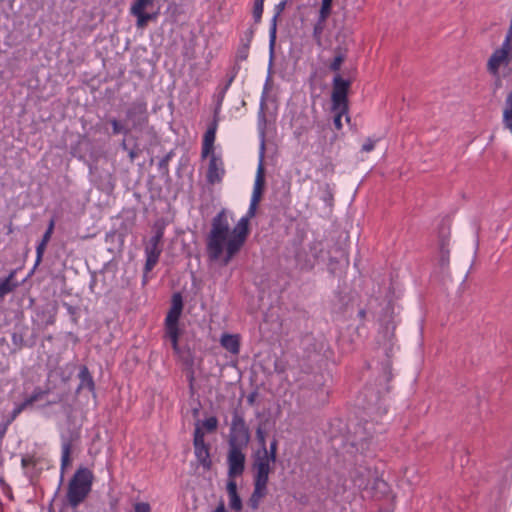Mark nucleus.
Wrapping results in <instances>:
<instances>
[{
    "mask_svg": "<svg viewBox=\"0 0 512 512\" xmlns=\"http://www.w3.org/2000/svg\"><path fill=\"white\" fill-rule=\"evenodd\" d=\"M28 332L29 328L26 325H15L13 327V331L11 332L12 353H16L24 347L32 348L36 345L37 334L33 332L27 337Z\"/></svg>",
    "mask_w": 512,
    "mask_h": 512,
    "instance_id": "ddd939ff",
    "label": "nucleus"
},
{
    "mask_svg": "<svg viewBox=\"0 0 512 512\" xmlns=\"http://www.w3.org/2000/svg\"><path fill=\"white\" fill-rule=\"evenodd\" d=\"M250 46L239 44L236 56L235 63L242 62L248 59Z\"/></svg>",
    "mask_w": 512,
    "mask_h": 512,
    "instance_id": "a18cd8bd",
    "label": "nucleus"
},
{
    "mask_svg": "<svg viewBox=\"0 0 512 512\" xmlns=\"http://www.w3.org/2000/svg\"><path fill=\"white\" fill-rule=\"evenodd\" d=\"M67 397L66 392L56 393L53 395L51 399H48L43 405H40L39 408L45 409L55 404L62 403Z\"/></svg>",
    "mask_w": 512,
    "mask_h": 512,
    "instance_id": "79ce46f5",
    "label": "nucleus"
},
{
    "mask_svg": "<svg viewBox=\"0 0 512 512\" xmlns=\"http://www.w3.org/2000/svg\"><path fill=\"white\" fill-rule=\"evenodd\" d=\"M251 433L246 424L244 414L239 409L232 412V420L228 435L227 465L228 474L233 476H242L245 471L246 455L243 452L249 445Z\"/></svg>",
    "mask_w": 512,
    "mask_h": 512,
    "instance_id": "7ed1b4c3",
    "label": "nucleus"
},
{
    "mask_svg": "<svg viewBox=\"0 0 512 512\" xmlns=\"http://www.w3.org/2000/svg\"><path fill=\"white\" fill-rule=\"evenodd\" d=\"M108 123H110L112 127L111 135H124L127 136L132 131L130 127L126 126L122 121L118 120L115 117L109 118Z\"/></svg>",
    "mask_w": 512,
    "mask_h": 512,
    "instance_id": "7c9ffc66",
    "label": "nucleus"
},
{
    "mask_svg": "<svg viewBox=\"0 0 512 512\" xmlns=\"http://www.w3.org/2000/svg\"><path fill=\"white\" fill-rule=\"evenodd\" d=\"M175 150H170L163 158L160 159L158 163V170L160 171L162 176L169 177V161L174 157Z\"/></svg>",
    "mask_w": 512,
    "mask_h": 512,
    "instance_id": "72a5a7b5",
    "label": "nucleus"
},
{
    "mask_svg": "<svg viewBox=\"0 0 512 512\" xmlns=\"http://www.w3.org/2000/svg\"><path fill=\"white\" fill-rule=\"evenodd\" d=\"M48 394V389H42L41 387L37 386L34 388L33 392L29 396L32 398V401L37 402L39 400H42Z\"/></svg>",
    "mask_w": 512,
    "mask_h": 512,
    "instance_id": "09e8293b",
    "label": "nucleus"
},
{
    "mask_svg": "<svg viewBox=\"0 0 512 512\" xmlns=\"http://www.w3.org/2000/svg\"><path fill=\"white\" fill-rule=\"evenodd\" d=\"M210 159L208 164V169L206 173V180L209 184L220 183L225 174V169L223 166L222 159L217 156L214 152L210 153Z\"/></svg>",
    "mask_w": 512,
    "mask_h": 512,
    "instance_id": "f3484780",
    "label": "nucleus"
},
{
    "mask_svg": "<svg viewBox=\"0 0 512 512\" xmlns=\"http://www.w3.org/2000/svg\"><path fill=\"white\" fill-rule=\"evenodd\" d=\"M335 57L329 65V69L336 74L340 71L341 65L346 59V49L341 46H337L334 48Z\"/></svg>",
    "mask_w": 512,
    "mask_h": 512,
    "instance_id": "c756f323",
    "label": "nucleus"
},
{
    "mask_svg": "<svg viewBox=\"0 0 512 512\" xmlns=\"http://www.w3.org/2000/svg\"><path fill=\"white\" fill-rule=\"evenodd\" d=\"M158 261H159V259H157L155 257L146 256V261H145V265H144L145 274H148L156 266Z\"/></svg>",
    "mask_w": 512,
    "mask_h": 512,
    "instance_id": "13d9d810",
    "label": "nucleus"
},
{
    "mask_svg": "<svg viewBox=\"0 0 512 512\" xmlns=\"http://www.w3.org/2000/svg\"><path fill=\"white\" fill-rule=\"evenodd\" d=\"M500 66H496V70H487L493 76L492 90L493 93H496L500 88H502V76L499 72Z\"/></svg>",
    "mask_w": 512,
    "mask_h": 512,
    "instance_id": "ea45409f",
    "label": "nucleus"
},
{
    "mask_svg": "<svg viewBox=\"0 0 512 512\" xmlns=\"http://www.w3.org/2000/svg\"><path fill=\"white\" fill-rule=\"evenodd\" d=\"M250 234V218L243 216L232 228L228 239L227 253L222 258V265L227 266L240 252Z\"/></svg>",
    "mask_w": 512,
    "mask_h": 512,
    "instance_id": "6e6552de",
    "label": "nucleus"
},
{
    "mask_svg": "<svg viewBox=\"0 0 512 512\" xmlns=\"http://www.w3.org/2000/svg\"><path fill=\"white\" fill-rule=\"evenodd\" d=\"M300 346L302 350L301 360L303 361L301 369L305 373H310L313 366L319 363L323 356H325L328 342L322 334L314 335L308 333L301 338Z\"/></svg>",
    "mask_w": 512,
    "mask_h": 512,
    "instance_id": "423d86ee",
    "label": "nucleus"
},
{
    "mask_svg": "<svg viewBox=\"0 0 512 512\" xmlns=\"http://www.w3.org/2000/svg\"><path fill=\"white\" fill-rule=\"evenodd\" d=\"M326 21L327 20L317 17V20L313 25L312 38L318 47H322L323 45L322 35L326 26Z\"/></svg>",
    "mask_w": 512,
    "mask_h": 512,
    "instance_id": "2f4dec72",
    "label": "nucleus"
},
{
    "mask_svg": "<svg viewBox=\"0 0 512 512\" xmlns=\"http://www.w3.org/2000/svg\"><path fill=\"white\" fill-rule=\"evenodd\" d=\"M184 307L183 296L180 292H175L171 297V306L164 321V337L171 342L175 355L179 358L185 369L188 371L187 379L190 388L194 383V354L188 346H180L179 338L182 330L179 327L180 317Z\"/></svg>",
    "mask_w": 512,
    "mask_h": 512,
    "instance_id": "f03ea898",
    "label": "nucleus"
},
{
    "mask_svg": "<svg viewBox=\"0 0 512 512\" xmlns=\"http://www.w3.org/2000/svg\"><path fill=\"white\" fill-rule=\"evenodd\" d=\"M395 328L396 324L392 320H387L384 325H381L377 337L378 352L385 356V360L381 362V373L377 378L376 387L366 386L362 392L363 409L376 416H383L387 413L383 395L390 392L388 384L393 378L391 357L394 350Z\"/></svg>",
    "mask_w": 512,
    "mask_h": 512,
    "instance_id": "f257e3e1",
    "label": "nucleus"
},
{
    "mask_svg": "<svg viewBox=\"0 0 512 512\" xmlns=\"http://www.w3.org/2000/svg\"><path fill=\"white\" fill-rule=\"evenodd\" d=\"M134 512H151V506L147 502H137L134 505Z\"/></svg>",
    "mask_w": 512,
    "mask_h": 512,
    "instance_id": "bf43d9fd",
    "label": "nucleus"
},
{
    "mask_svg": "<svg viewBox=\"0 0 512 512\" xmlns=\"http://www.w3.org/2000/svg\"><path fill=\"white\" fill-rule=\"evenodd\" d=\"M351 84V80L344 79L339 73L334 75L331 93L332 109L342 107V112L349 110L348 93Z\"/></svg>",
    "mask_w": 512,
    "mask_h": 512,
    "instance_id": "9d476101",
    "label": "nucleus"
},
{
    "mask_svg": "<svg viewBox=\"0 0 512 512\" xmlns=\"http://www.w3.org/2000/svg\"><path fill=\"white\" fill-rule=\"evenodd\" d=\"M288 3V0H282L274 7V15L270 21V27H269V55H270V64L272 63V60L274 58V51H275V45H276V39H277V21L279 16L284 11L286 5Z\"/></svg>",
    "mask_w": 512,
    "mask_h": 512,
    "instance_id": "a211bd4d",
    "label": "nucleus"
},
{
    "mask_svg": "<svg viewBox=\"0 0 512 512\" xmlns=\"http://www.w3.org/2000/svg\"><path fill=\"white\" fill-rule=\"evenodd\" d=\"M252 469L254 472L253 484L267 487L269 482V475L273 470L271 467V462L253 454Z\"/></svg>",
    "mask_w": 512,
    "mask_h": 512,
    "instance_id": "2eb2a0df",
    "label": "nucleus"
},
{
    "mask_svg": "<svg viewBox=\"0 0 512 512\" xmlns=\"http://www.w3.org/2000/svg\"><path fill=\"white\" fill-rule=\"evenodd\" d=\"M254 34H255V28L253 26H251L246 31H244L243 35L240 37L239 44L250 46L251 42L254 38Z\"/></svg>",
    "mask_w": 512,
    "mask_h": 512,
    "instance_id": "49530a36",
    "label": "nucleus"
},
{
    "mask_svg": "<svg viewBox=\"0 0 512 512\" xmlns=\"http://www.w3.org/2000/svg\"><path fill=\"white\" fill-rule=\"evenodd\" d=\"M269 80H270V77L268 76L266 79V82L264 84V87H263V91H262V95H261V99H260L259 111H258V129H259V135H260V139H261V142H260V157L261 158L263 157V153L265 150V130H266V124H267L265 109H266L267 95L269 92Z\"/></svg>",
    "mask_w": 512,
    "mask_h": 512,
    "instance_id": "dca6fc26",
    "label": "nucleus"
},
{
    "mask_svg": "<svg viewBox=\"0 0 512 512\" xmlns=\"http://www.w3.org/2000/svg\"><path fill=\"white\" fill-rule=\"evenodd\" d=\"M375 147V140L368 138L365 143L362 145V152H371Z\"/></svg>",
    "mask_w": 512,
    "mask_h": 512,
    "instance_id": "052dcab7",
    "label": "nucleus"
},
{
    "mask_svg": "<svg viewBox=\"0 0 512 512\" xmlns=\"http://www.w3.org/2000/svg\"><path fill=\"white\" fill-rule=\"evenodd\" d=\"M35 402L32 401V398L30 396H28L27 398H25L24 401L18 403V405L23 409H27L28 407H31Z\"/></svg>",
    "mask_w": 512,
    "mask_h": 512,
    "instance_id": "338daca9",
    "label": "nucleus"
},
{
    "mask_svg": "<svg viewBox=\"0 0 512 512\" xmlns=\"http://www.w3.org/2000/svg\"><path fill=\"white\" fill-rule=\"evenodd\" d=\"M46 246H47V244L43 243V242H40L37 245V247H36V260H35L34 267H36L42 261V258H43Z\"/></svg>",
    "mask_w": 512,
    "mask_h": 512,
    "instance_id": "6e6d98bb",
    "label": "nucleus"
},
{
    "mask_svg": "<svg viewBox=\"0 0 512 512\" xmlns=\"http://www.w3.org/2000/svg\"><path fill=\"white\" fill-rule=\"evenodd\" d=\"M254 485L253 492L248 500V505L253 509L257 510L259 507L260 500L268 494V488L261 485Z\"/></svg>",
    "mask_w": 512,
    "mask_h": 512,
    "instance_id": "c85d7f7f",
    "label": "nucleus"
},
{
    "mask_svg": "<svg viewBox=\"0 0 512 512\" xmlns=\"http://www.w3.org/2000/svg\"><path fill=\"white\" fill-rule=\"evenodd\" d=\"M294 498L300 505L307 506L309 504V496L305 493H300Z\"/></svg>",
    "mask_w": 512,
    "mask_h": 512,
    "instance_id": "680f3d73",
    "label": "nucleus"
},
{
    "mask_svg": "<svg viewBox=\"0 0 512 512\" xmlns=\"http://www.w3.org/2000/svg\"><path fill=\"white\" fill-rule=\"evenodd\" d=\"M154 0H135L131 6V13L145 12L148 6L153 5Z\"/></svg>",
    "mask_w": 512,
    "mask_h": 512,
    "instance_id": "a19ab883",
    "label": "nucleus"
},
{
    "mask_svg": "<svg viewBox=\"0 0 512 512\" xmlns=\"http://www.w3.org/2000/svg\"><path fill=\"white\" fill-rule=\"evenodd\" d=\"M362 430H363V432H362L363 436L360 435L359 431L355 432V434L357 435V442L355 443V445L357 447H360L361 449H364V448L368 449L369 445L371 444V442L374 438V435L377 433H382V431H383V430H376L374 428L373 422L369 421V420L364 421Z\"/></svg>",
    "mask_w": 512,
    "mask_h": 512,
    "instance_id": "412c9836",
    "label": "nucleus"
},
{
    "mask_svg": "<svg viewBox=\"0 0 512 512\" xmlns=\"http://www.w3.org/2000/svg\"><path fill=\"white\" fill-rule=\"evenodd\" d=\"M256 440L258 442L259 448L257 451H263L266 447V431L263 428V424L260 423L256 428Z\"/></svg>",
    "mask_w": 512,
    "mask_h": 512,
    "instance_id": "4c0bfd02",
    "label": "nucleus"
},
{
    "mask_svg": "<svg viewBox=\"0 0 512 512\" xmlns=\"http://www.w3.org/2000/svg\"><path fill=\"white\" fill-rule=\"evenodd\" d=\"M264 1L265 0H254V6L252 11L254 24H259L261 22L264 10Z\"/></svg>",
    "mask_w": 512,
    "mask_h": 512,
    "instance_id": "e433bc0d",
    "label": "nucleus"
},
{
    "mask_svg": "<svg viewBox=\"0 0 512 512\" xmlns=\"http://www.w3.org/2000/svg\"><path fill=\"white\" fill-rule=\"evenodd\" d=\"M350 477L354 486L363 492V497L379 500L387 496L390 491L389 484L369 467H355Z\"/></svg>",
    "mask_w": 512,
    "mask_h": 512,
    "instance_id": "39448f33",
    "label": "nucleus"
},
{
    "mask_svg": "<svg viewBox=\"0 0 512 512\" xmlns=\"http://www.w3.org/2000/svg\"><path fill=\"white\" fill-rule=\"evenodd\" d=\"M503 125L512 133V109L503 110Z\"/></svg>",
    "mask_w": 512,
    "mask_h": 512,
    "instance_id": "603ef678",
    "label": "nucleus"
},
{
    "mask_svg": "<svg viewBox=\"0 0 512 512\" xmlns=\"http://www.w3.org/2000/svg\"><path fill=\"white\" fill-rule=\"evenodd\" d=\"M449 242H450V227L446 224L445 221L438 227V250H439V258L438 265L441 270H446L449 267L450 262V250H449Z\"/></svg>",
    "mask_w": 512,
    "mask_h": 512,
    "instance_id": "f8f14e48",
    "label": "nucleus"
},
{
    "mask_svg": "<svg viewBox=\"0 0 512 512\" xmlns=\"http://www.w3.org/2000/svg\"><path fill=\"white\" fill-rule=\"evenodd\" d=\"M10 425L11 424L6 420L0 423V445L2 444L3 438L5 437L7 429Z\"/></svg>",
    "mask_w": 512,
    "mask_h": 512,
    "instance_id": "0e129e2a",
    "label": "nucleus"
},
{
    "mask_svg": "<svg viewBox=\"0 0 512 512\" xmlns=\"http://www.w3.org/2000/svg\"><path fill=\"white\" fill-rule=\"evenodd\" d=\"M54 220L51 219L50 222H49V225L46 229V231L44 232L43 236H42V239L40 242H43V243H48L49 240L51 239V236H52V233H53V230H54Z\"/></svg>",
    "mask_w": 512,
    "mask_h": 512,
    "instance_id": "4d7b16f0",
    "label": "nucleus"
},
{
    "mask_svg": "<svg viewBox=\"0 0 512 512\" xmlns=\"http://www.w3.org/2000/svg\"><path fill=\"white\" fill-rule=\"evenodd\" d=\"M24 410L17 404H15L12 411L6 416V421L8 423L12 424L13 421L23 412Z\"/></svg>",
    "mask_w": 512,
    "mask_h": 512,
    "instance_id": "864d4df0",
    "label": "nucleus"
},
{
    "mask_svg": "<svg viewBox=\"0 0 512 512\" xmlns=\"http://www.w3.org/2000/svg\"><path fill=\"white\" fill-rule=\"evenodd\" d=\"M512 62V43L503 41L501 46L497 48L490 56L487 62V70H496V66L502 64L508 66Z\"/></svg>",
    "mask_w": 512,
    "mask_h": 512,
    "instance_id": "4468645a",
    "label": "nucleus"
},
{
    "mask_svg": "<svg viewBox=\"0 0 512 512\" xmlns=\"http://www.w3.org/2000/svg\"><path fill=\"white\" fill-rule=\"evenodd\" d=\"M126 120L131 130L143 131L149 123L148 104L144 97H138L129 104L125 111Z\"/></svg>",
    "mask_w": 512,
    "mask_h": 512,
    "instance_id": "1a4fd4ad",
    "label": "nucleus"
},
{
    "mask_svg": "<svg viewBox=\"0 0 512 512\" xmlns=\"http://www.w3.org/2000/svg\"><path fill=\"white\" fill-rule=\"evenodd\" d=\"M58 307L57 303H49L45 306L38 308L36 311V315L41 321L46 325H53L56 321Z\"/></svg>",
    "mask_w": 512,
    "mask_h": 512,
    "instance_id": "393cba45",
    "label": "nucleus"
},
{
    "mask_svg": "<svg viewBox=\"0 0 512 512\" xmlns=\"http://www.w3.org/2000/svg\"><path fill=\"white\" fill-rule=\"evenodd\" d=\"M278 441L276 438L270 442L269 448H265L263 451H256L254 455L260 456V458L275 463L277 460Z\"/></svg>",
    "mask_w": 512,
    "mask_h": 512,
    "instance_id": "cd10ccee",
    "label": "nucleus"
},
{
    "mask_svg": "<svg viewBox=\"0 0 512 512\" xmlns=\"http://www.w3.org/2000/svg\"><path fill=\"white\" fill-rule=\"evenodd\" d=\"M231 232L227 211L223 208L213 217L211 229L206 239V250L210 260H222L224 252L227 253L228 239Z\"/></svg>",
    "mask_w": 512,
    "mask_h": 512,
    "instance_id": "20e7f679",
    "label": "nucleus"
},
{
    "mask_svg": "<svg viewBox=\"0 0 512 512\" xmlns=\"http://www.w3.org/2000/svg\"><path fill=\"white\" fill-rule=\"evenodd\" d=\"M229 88H227V86H222L219 88V91L218 93L216 94L215 98V108H214V111H213V115L214 116H217L219 117V113H220V110H221V107H222V103L224 101V98L226 96V93L228 91Z\"/></svg>",
    "mask_w": 512,
    "mask_h": 512,
    "instance_id": "c9c22d12",
    "label": "nucleus"
},
{
    "mask_svg": "<svg viewBox=\"0 0 512 512\" xmlns=\"http://www.w3.org/2000/svg\"><path fill=\"white\" fill-rule=\"evenodd\" d=\"M204 436L205 432L200 427V420H197L193 433L194 453L199 464L208 471L212 468L213 463L210 456V445L205 442Z\"/></svg>",
    "mask_w": 512,
    "mask_h": 512,
    "instance_id": "9b49d317",
    "label": "nucleus"
},
{
    "mask_svg": "<svg viewBox=\"0 0 512 512\" xmlns=\"http://www.w3.org/2000/svg\"><path fill=\"white\" fill-rule=\"evenodd\" d=\"M63 306L66 308L68 314L71 316L72 321L74 323H77V315L79 312V308L76 306H73L67 302H63Z\"/></svg>",
    "mask_w": 512,
    "mask_h": 512,
    "instance_id": "5fc2aeb1",
    "label": "nucleus"
},
{
    "mask_svg": "<svg viewBox=\"0 0 512 512\" xmlns=\"http://www.w3.org/2000/svg\"><path fill=\"white\" fill-rule=\"evenodd\" d=\"M264 184H265L264 170H263L262 162L260 161L253 189L263 192Z\"/></svg>",
    "mask_w": 512,
    "mask_h": 512,
    "instance_id": "c03bdc74",
    "label": "nucleus"
},
{
    "mask_svg": "<svg viewBox=\"0 0 512 512\" xmlns=\"http://www.w3.org/2000/svg\"><path fill=\"white\" fill-rule=\"evenodd\" d=\"M162 253V248L157 245L148 244L145 247V256L155 257L157 259L160 258Z\"/></svg>",
    "mask_w": 512,
    "mask_h": 512,
    "instance_id": "de8ad7c7",
    "label": "nucleus"
},
{
    "mask_svg": "<svg viewBox=\"0 0 512 512\" xmlns=\"http://www.w3.org/2000/svg\"><path fill=\"white\" fill-rule=\"evenodd\" d=\"M94 475L87 467H79L68 483L66 498L72 508L79 506L89 495Z\"/></svg>",
    "mask_w": 512,
    "mask_h": 512,
    "instance_id": "0eeeda50",
    "label": "nucleus"
},
{
    "mask_svg": "<svg viewBox=\"0 0 512 512\" xmlns=\"http://www.w3.org/2000/svg\"><path fill=\"white\" fill-rule=\"evenodd\" d=\"M506 108L505 109H512V90L508 93L506 100H505Z\"/></svg>",
    "mask_w": 512,
    "mask_h": 512,
    "instance_id": "774afa93",
    "label": "nucleus"
},
{
    "mask_svg": "<svg viewBox=\"0 0 512 512\" xmlns=\"http://www.w3.org/2000/svg\"><path fill=\"white\" fill-rule=\"evenodd\" d=\"M220 343L224 349L232 354L240 352V339L236 334H223Z\"/></svg>",
    "mask_w": 512,
    "mask_h": 512,
    "instance_id": "bb28decb",
    "label": "nucleus"
},
{
    "mask_svg": "<svg viewBox=\"0 0 512 512\" xmlns=\"http://www.w3.org/2000/svg\"><path fill=\"white\" fill-rule=\"evenodd\" d=\"M200 427H203L206 430V432L212 433L216 431L218 427V419L215 416L206 418L205 420L200 421Z\"/></svg>",
    "mask_w": 512,
    "mask_h": 512,
    "instance_id": "58836bf2",
    "label": "nucleus"
},
{
    "mask_svg": "<svg viewBox=\"0 0 512 512\" xmlns=\"http://www.w3.org/2000/svg\"><path fill=\"white\" fill-rule=\"evenodd\" d=\"M257 206H258V203L254 202V201H250V205H249L248 211L245 216L250 219L253 218L256 214Z\"/></svg>",
    "mask_w": 512,
    "mask_h": 512,
    "instance_id": "e2e57ef3",
    "label": "nucleus"
},
{
    "mask_svg": "<svg viewBox=\"0 0 512 512\" xmlns=\"http://www.w3.org/2000/svg\"><path fill=\"white\" fill-rule=\"evenodd\" d=\"M240 69V65L238 63H235L231 68L230 73L227 75V81L223 86H227V88H230Z\"/></svg>",
    "mask_w": 512,
    "mask_h": 512,
    "instance_id": "8fccbe9b",
    "label": "nucleus"
},
{
    "mask_svg": "<svg viewBox=\"0 0 512 512\" xmlns=\"http://www.w3.org/2000/svg\"><path fill=\"white\" fill-rule=\"evenodd\" d=\"M219 117L213 115V120L209 123L202 141V158H206L214 152V142L218 128Z\"/></svg>",
    "mask_w": 512,
    "mask_h": 512,
    "instance_id": "6ab92c4d",
    "label": "nucleus"
},
{
    "mask_svg": "<svg viewBox=\"0 0 512 512\" xmlns=\"http://www.w3.org/2000/svg\"><path fill=\"white\" fill-rule=\"evenodd\" d=\"M332 8L333 6L321 2L320 9L318 11V18L327 20L332 13Z\"/></svg>",
    "mask_w": 512,
    "mask_h": 512,
    "instance_id": "3c124183",
    "label": "nucleus"
},
{
    "mask_svg": "<svg viewBox=\"0 0 512 512\" xmlns=\"http://www.w3.org/2000/svg\"><path fill=\"white\" fill-rule=\"evenodd\" d=\"M227 476L228 480L226 483V491L229 497V507L234 512H241L243 509V503L241 497L238 494V486L235 481V478L238 476L231 477L228 473Z\"/></svg>",
    "mask_w": 512,
    "mask_h": 512,
    "instance_id": "aec40b11",
    "label": "nucleus"
},
{
    "mask_svg": "<svg viewBox=\"0 0 512 512\" xmlns=\"http://www.w3.org/2000/svg\"><path fill=\"white\" fill-rule=\"evenodd\" d=\"M79 384L76 388V393H80L82 390L86 389L91 393H95L96 385L91 375L88 367L86 365H81L78 373Z\"/></svg>",
    "mask_w": 512,
    "mask_h": 512,
    "instance_id": "5701e85b",
    "label": "nucleus"
},
{
    "mask_svg": "<svg viewBox=\"0 0 512 512\" xmlns=\"http://www.w3.org/2000/svg\"><path fill=\"white\" fill-rule=\"evenodd\" d=\"M91 147V142L85 136L81 137L76 143L72 144L70 147V154L77 158L79 161L87 164L92 169L91 164L86 159V152Z\"/></svg>",
    "mask_w": 512,
    "mask_h": 512,
    "instance_id": "4be33fe9",
    "label": "nucleus"
},
{
    "mask_svg": "<svg viewBox=\"0 0 512 512\" xmlns=\"http://www.w3.org/2000/svg\"><path fill=\"white\" fill-rule=\"evenodd\" d=\"M15 276L16 270H12L6 277L0 278V299H3L18 287L19 283L15 280Z\"/></svg>",
    "mask_w": 512,
    "mask_h": 512,
    "instance_id": "a878e982",
    "label": "nucleus"
},
{
    "mask_svg": "<svg viewBox=\"0 0 512 512\" xmlns=\"http://www.w3.org/2000/svg\"><path fill=\"white\" fill-rule=\"evenodd\" d=\"M131 14L137 18L136 25L138 28L145 27L149 21L157 18V13L139 12Z\"/></svg>",
    "mask_w": 512,
    "mask_h": 512,
    "instance_id": "f704fd0d",
    "label": "nucleus"
},
{
    "mask_svg": "<svg viewBox=\"0 0 512 512\" xmlns=\"http://www.w3.org/2000/svg\"><path fill=\"white\" fill-rule=\"evenodd\" d=\"M332 110L334 112H336V114L334 116L333 123L337 130H340L342 128V117L344 115L346 116V121L350 122V117L348 116V110H346L345 112H342V107L337 108V109H332Z\"/></svg>",
    "mask_w": 512,
    "mask_h": 512,
    "instance_id": "37998d69",
    "label": "nucleus"
},
{
    "mask_svg": "<svg viewBox=\"0 0 512 512\" xmlns=\"http://www.w3.org/2000/svg\"><path fill=\"white\" fill-rule=\"evenodd\" d=\"M127 152L130 160L133 161L138 157L140 150L138 149L137 144H135V146L129 149Z\"/></svg>",
    "mask_w": 512,
    "mask_h": 512,
    "instance_id": "69168bd1",
    "label": "nucleus"
},
{
    "mask_svg": "<svg viewBox=\"0 0 512 512\" xmlns=\"http://www.w3.org/2000/svg\"><path fill=\"white\" fill-rule=\"evenodd\" d=\"M164 223L156 222L153 226V235L149 239L148 244L159 246L164 236Z\"/></svg>",
    "mask_w": 512,
    "mask_h": 512,
    "instance_id": "473e14b6",
    "label": "nucleus"
},
{
    "mask_svg": "<svg viewBox=\"0 0 512 512\" xmlns=\"http://www.w3.org/2000/svg\"><path fill=\"white\" fill-rule=\"evenodd\" d=\"M79 437V434L74 431H70L69 437L62 436V455H61V471L70 464V454L72 444L75 439Z\"/></svg>",
    "mask_w": 512,
    "mask_h": 512,
    "instance_id": "b1692460",
    "label": "nucleus"
}]
</instances>
